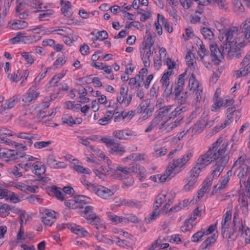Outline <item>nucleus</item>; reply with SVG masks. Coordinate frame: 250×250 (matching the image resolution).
Here are the masks:
<instances>
[{
  "instance_id": "1",
  "label": "nucleus",
  "mask_w": 250,
  "mask_h": 250,
  "mask_svg": "<svg viewBox=\"0 0 250 250\" xmlns=\"http://www.w3.org/2000/svg\"><path fill=\"white\" fill-rule=\"evenodd\" d=\"M224 33L226 40L222 44L244 46L246 42H250V21L243 22L240 29L236 26L227 28Z\"/></svg>"
},
{
  "instance_id": "2",
  "label": "nucleus",
  "mask_w": 250,
  "mask_h": 250,
  "mask_svg": "<svg viewBox=\"0 0 250 250\" xmlns=\"http://www.w3.org/2000/svg\"><path fill=\"white\" fill-rule=\"evenodd\" d=\"M227 146L228 144L224 143L217 152H214L213 154L211 150H208L206 153L201 155L197 159V163L193 167L201 172L203 168L212 162L217 160L220 157L224 155L226 152Z\"/></svg>"
},
{
  "instance_id": "3",
  "label": "nucleus",
  "mask_w": 250,
  "mask_h": 250,
  "mask_svg": "<svg viewBox=\"0 0 250 250\" xmlns=\"http://www.w3.org/2000/svg\"><path fill=\"white\" fill-rule=\"evenodd\" d=\"M93 207L87 206L84 208L83 211H81V216L85 218L89 224L94 226L97 229H105V226L103 221L98 216L96 213L92 212Z\"/></svg>"
},
{
  "instance_id": "4",
  "label": "nucleus",
  "mask_w": 250,
  "mask_h": 250,
  "mask_svg": "<svg viewBox=\"0 0 250 250\" xmlns=\"http://www.w3.org/2000/svg\"><path fill=\"white\" fill-rule=\"evenodd\" d=\"M221 51L216 43H211L209 44L210 56L211 61L215 65H218L224 59V55L226 53L223 52V49Z\"/></svg>"
},
{
  "instance_id": "5",
  "label": "nucleus",
  "mask_w": 250,
  "mask_h": 250,
  "mask_svg": "<svg viewBox=\"0 0 250 250\" xmlns=\"http://www.w3.org/2000/svg\"><path fill=\"white\" fill-rule=\"evenodd\" d=\"M243 46L238 45H230L229 44H222L221 45V48L223 49V52L226 53L227 58L228 60L231 59L232 58L238 59L241 57L242 52L240 48Z\"/></svg>"
},
{
  "instance_id": "6",
  "label": "nucleus",
  "mask_w": 250,
  "mask_h": 250,
  "mask_svg": "<svg viewBox=\"0 0 250 250\" xmlns=\"http://www.w3.org/2000/svg\"><path fill=\"white\" fill-rule=\"evenodd\" d=\"M200 172V171L193 167L188 173L186 179L187 183L184 187V189L185 191H188L193 188L194 185L197 181V179Z\"/></svg>"
},
{
  "instance_id": "7",
  "label": "nucleus",
  "mask_w": 250,
  "mask_h": 250,
  "mask_svg": "<svg viewBox=\"0 0 250 250\" xmlns=\"http://www.w3.org/2000/svg\"><path fill=\"white\" fill-rule=\"evenodd\" d=\"M193 153L190 151H188L185 155L181 159H174L172 162L170 163L173 167H178L179 171L183 170L185 168L186 164L192 158Z\"/></svg>"
},
{
  "instance_id": "8",
  "label": "nucleus",
  "mask_w": 250,
  "mask_h": 250,
  "mask_svg": "<svg viewBox=\"0 0 250 250\" xmlns=\"http://www.w3.org/2000/svg\"><path fill=\"white\" fill-rule=\"evenodd\" d=\"M95 188L92 192L104 199H107L114 194L113 190L102 186H95Z\"/></svg>"
},
{
  "instance_id": "9",
  "label": "nucleus",
  "mask_w": 250,
  "mask_h": 250,
  "mask_svg": "<svg viewBox=\"0 0 250 250\" xmlns=\"http://www.w3.org/2000/svg\"><path fill=\"white\" fill-rule=\"evenodd\" d=\"M2 159L6 161H17L20 157H22L21 152H18L14 150L7 149L4 148L2 149Z\"/></svg>"
},
{
  "instance_id": "10",
  "label": "nucleus",
  "mask_w": 250,
  "mask_h": 250,
  "mask_svg": "<svg viewBox=\"0 0 250 250\" xmlns=\"http://www.w3.org/2000/svg\"><path fill=\"white\" fill-rule=\"evenodd\" d=\"M113 136L120 140H128L131 136H137L134 131L128 129L118 130L113 133Z\"/></svg>"
},
{
  "instance_id": "11",
  "label": "nucleus",
  "mask_w": 250,
  "mask_h": 250,
  "mask_svg": "<svg viewBox=\"0 0 250 250\" xmlns=\"http://www.w3.org/2000/svg\"><path fill=\"white\" fill-rule=\"evenodd\" d=\"M175 169V168L173 167L172 164L169 163L167 167L165 172L162 175L159 174V183H163L167 180H169L172 177L175 176L176 173L173 172Z\"/></svg>"
},
{
  "instance_id": "12",
  "label": "nucleus",
  "mask_w": 250,
  "mask_h": 250,
  "mask_svg": "<svg viewBox=\"0 0 250 250\" xmlns=\"http://www.w3.org/2000/svg\"><path fill=\"white\" fill-rule=\"evenodd\" d=\"M229 157L228 155H223L216 160L215 164L212 167V169L221 173L229 161Z\"/></svg>"
},
{
  "instance_id": "13",
  "label": "nucleus",
  "mask_w": 250,
  "mask_h": 250,
  "mask_svg": "<svg viewBox=\"0 0 250 250\" xmlns=\"http://www.w3.org/2000/svg\"><path fill=\"white\" fill-rule=\"evenodd\" d=\"M55 213L56 212L54 210L45 209L44 210L45 216L42 218V221L46 225L52 226L56 219Z\"/></svg>"
},
{
  "instance_id": "14",
  "label": "nucleus",
  "mask_w": 250,
  "mask_h": 250,
  "mask_svg": "<svg viewBox=\"0 0 250 250\" xmlns=\"http://www.w3.org/2000/svg\"><path fill=\"white\" fill-rule=\"evenodd\" d=\"M199 49L198 50V54L200 59L203 61L204 64L207 68L208 67V65L210 63V61L208 58V52L205 48V45L202 42L199 44Z\"/></svg>"
},
{
  "instance_id": "15",
  "label": "nucleus",
  "mask_w": 250,
  "mask_h": 250,
  "mask_svg": "<svg viewBox=\"0 0 250 250\" xmlns=\"http://www.w3.org/2000/svg\"><path fill=\"white\" fill-rule=\"evenodd\" d=\"M36 87H31L27 93L22 98V101L29 105L33 101L35 100L39 96V93L35 92L34 89Z\"/></svg>"
},
{
  "instance_id": "16",
  "label": "nucleus",
  "mask_w": 250,
  "mask_h": 250,
  "mask_svg": "<svg viewBox=\"0 0 250 250\" xmlns=\"http://www.w3.org/2000/svg\"><path fill=\"white\" fill-rule=\"evenodd\" d=\"M129 167H118L115 171V176L120 180L126 179L130 175Z\"/></svg>"
},
{
  "instance_id": "17",
  "label": "nucleus",
  "mask_w": 250,
  "mask_h": 250,
  "mask_svg": "<svg viewBox=\"0 0 250 250\" xmlns=\"http://www.w3.org/2000/svg\"><path fill=\"white\" fill-rule=\"evenodd\" d=\"M16 136L19 138L25 140L24 143L27 145L31 146L33 143V140L36 139L37 135L27 132H20L16 134Z\"/></svg>"
},
{
  "instance_id": "18",
  "label": "nucleus",
  "mask_w": 250,
  "mask_h": 250,
  "mask_svg": "<svg viewBox=\"0 0 250 250\" xmlns=\"http://www.w3.org/2000/svg\"><path fill=\"white\" fill-rule=\"evenodd\" d=\"M61 10L64 16L70 18L72 16L73 13L71 11V3L69 1L61 0Z\"/></svg>"
},
{
  "instance_id": "19",
  "label": "nucleus",
  "mask_w": 250,
  "mask_h": 250,
  "mask_svg": "<svg viewBox=\"0 0 250 250\" xmlns=\"http://www.w3.org/2000/svg\"><path fill=\"white\" fill-rule=\"evenodd\" d=\"M186 73L184 72L179 76L177 83L174 87L173 91L174 95L181 94L182 91L183 89L185 83V79H184V77L186 76Z\"/></svg>"
},
{
  "instance_id": "20",
  "label": "nucleus",
  "mask_w": 250,
  "mask_h": 250,
  "mask_svg": "<svg viewBox=\"0 0 250 250\" xmlns=\"http://www.w3.org/2000/svg\"><path fill=\"white\" fill-rule=\"evenodd\" d=\"M188 97L187 92L183 93L181 96V94L174 95L175 101L179 104V106L184 107V110H186V107L188 105Z\"/></svg>"
},
{
  "instance_id": "21",
  "label": "nucleus",
  "mask_w": 250,
  "mask_h": 250,
  "mask_svg": "<svg viewBox=\"0 0 250 250\" xmlns=\"http://www.w3.org/2000/svg\"><path fill=\"white\" fill-rule=\"evenodd\" d=\"M68 228L70 229L74 233L81 236L86 237L88 234L83 228L76 224L68 225Z\"/></svg>"
},
{
  "instance_id": "22",
  "label": "nucleus",
  "mask_w": 250,
  "mask_h": 250,
  "mask_svg": "<svg viewBox=\"0 0 250 250\" xmlns=\"http://www.w3.org/2000/svg\"><path fill=\"white\" fill-rule=\"evenodd\" d=\"M26 5L31 7L35 12L42 11V0H24Z\"/></svg>"
},
{
  "instance_id": "23",
  "label": "nucleus",
  "mask_w": 250,
  "mask_h": 250,
  "mask_svg": "<svg viewBox=\"0 0 250 250\" xmlns=\"http://www.w3.org/2000/svg\"><path fill=\"white\" fill-rule=\"evenodd\" d=\"M121 205L139 208L142 207V202L136 200L124 199L122 201Z\"/></svg>"
},
{
  "instance_id": "24",
  "label": "nucleus",
  "mask_w": 250,
  "mask_h": 250,
  "mask_svg": "<svg viewBox=\"0 0 250 250\" xmlns=\"http://www.w3.org/2000/svg\"><path fill=\"white\" fill-rule=\"evenodd\" d=\"M45 106V107L40 111V112L38 113V114L37 115L36 117L37 118H44L45 117H47V119L46 120L50 121L51 119V117L52 116V115H55V114L56 113V109H53L52 112L48 115L47 116H45V113L46 112V108L49 107V104L48 103H45L43 104Z\"/></svg>"
},
{
  "instance_id": "25",
  "label": "nucleus",
  "mask_w": 250,
  "mask_h": 250,
  "mask_svg": "<svg viewBox=\"0 0 250 250\" xmlns=\"http://www.w3.org/2000/svg\"><path fill=\"white\" fill-rule=\"evenodd\" d=\"M227 119L224 121V124H222L221 125V129L224 128L229 125L230 123L231 122V119L232 117V114L235 111V107H229L227 109Z\"/></svg>"
},
{
  "instance_id": "26",
  "label": "nucleus",
  "mask_w": 250,
  "mask_h": 250,
  "mask_svg": "<svg viewBox=\"0 0 250 250\" xmlns=\"http://www.w3.org/2000/svg\"><path fill=\"white\" fill-rule=\"evenodd\" d=\"M42 37L40 36L30 35L24 36H22L21 42L25 44L33 43L41 40Z\"/></svg>"
},
{
  "instance_id": "27",
  "label": "nucleus",
  "mask_w": 250,
  "mask_h": 250,
  "mask_svg": "<svg viewBox=\"0 0 250 250\" xmlns=\"http://www.w3.org/2000/svg\"><path fill=\"white\" fill-rule=\"evenodd\" d=\"M9 26L12 29H23L28 26V23L25 21L17 20L12 23H9Z\"/></svg>"
},
{
  "instance_id": "28",
  "label": "nucleus",
  "mask_w": 250,
  "mask_h": 250,
  "mask_svg": "<svg viewBox=\"0 0 250 250\" xmlns=\"http://www.w3.org/2000/svg\"><path fill=\"white\" fill-rule=\"evenodd\" d=\"M61 163H57L55 159V156L53 155H50L47 159V165L51 168H62L63 167L60 166Z\"/></svg>"
},
{
  "instance_id": "29",
  "label": "nucleus",
  "mask_w": 250,
  "mask_h": 250,
  "mask_svg": "<svg viewBox=\"0 0 250 250\" xmlns=\"http://www.w3.org/2000/svg\"><path fill=\"white\" fill-rule=\"evenodd\" d=\"M110 147L111 150L113 151L117 155H122L125 152L124 146L115 141Z\"/></svg>"
},
{
  "instance_id": "30",
  "label": "nucleus",
  "mask_w": 250,
  "mask_h": 250,
  "mask_svg": "<svg viewBox=\"0 0 250 250\" xmlns=\"http://www.w3.org/2000/svg\"><path fill=\"white\" fill-rule=\"evenodd\" d=\"M166 194L160 193L156 197L154 203V208L159 209L162 204L166 201Z\"/></svg>"
},
{
  "instance_id": "31",
  "label": "nucleus",
  "mask_w": 250,
  "mask_h": 250,
  "mask_svg": "<svg viewBox=\"0 0 250 250\" xmlns=\"http://www.w3.org/2000/svg\"><path fill=\"white\" fill-rule=\"evenodd\" d=\"M20 97L16 95L9 99L5 104V108L9 109L13 107L20 101Z\"/></svg>"
},
{
  "instance_id": "32",
  "label": "nucleus",
  "mask_w": 250,
  "mask_h": 250,
  "mask_svg": "<svg viewBox=\"0 0 250 250\" xmlns=\"http://www.w3.org/2000/svg\"><path fill=\"white\" fill-rule=\"evenodd\" d=\"M216 239L214 236H211L208 237L206 240H205L201 245V249L202 250H206L208 249L215 242Z\"/></svg>"
},
{
  "instance_id": "33",
  "label": "nucleus",
  "mask_w": 250,
  "mask_h": 250,
  "mask_svg": "<svg viewBox=\"0 0 250 250\" xmlns=\"http://www.w3.org/2000/svg\"><path fill=\"white\" fill-rule=\"evenodd\" d=\"M75 199H76L77 205L82 206L83 207V205L90 204L91 201L90 198L84 195H79L75 197Z\"/></svg>"
},
{
  "instance_id": "34",
  "label": "nucleus",
  "mask_w": 250,
  "mask_h": 250,
  "mask_svg": "<svg viewBox=\"0 0 250 250\" xmlns=\"http://www.w3.org/2000/svg\"><path fill=\"white\" fill-rule=\"evenodd\" d=\"M49 191L54 194L58 199L61 201H63L64 199L65 195L63 194L57 187L52 186L50 188Z\"/></svg>"
},
{
  "instance_id": "35",
  "label": "nucleus",
  "mask_w": 250,
  "mask_h": 250,
  "mask_svg": "<svg viewBox=\"0 0 250 250\" xmlns=\"http://www.w3.org/2000/svg\"><path fill=\"white\" fill-rule=\"evenodd\" d=\"M157 18H158L159 20L162 21V23L164 25V28L166 30L168 33H171L173 31V28L171 26H170L168 22L167 19H166L164 16L161 15L160 14L158 13L157 14Z\"/></svg>"
},
{
  "instance_id": "36",
  "label": "nucleus",
  "mask_w": 250,
  "mask_h": 250,
  "mask_svg": "<svg viewBox=\"0 0 250 250\" xmlns=\"http://www.w3.org/2000/svg\"><path fill=\"white\" fill-rule=\"evenodd\" d=\"M172 106V105H168L159 108L156 112V115L162 120L163 118L168 114V112L171 109Z\"/></svg>"
},
{
  "instance_id": "37",
  "label": "nucleus",
  "mask_w": 250,
  "mask_h": 250,
  "mask_svg": "<svg viewBox=\"0 0 250 250\" xmlns=\"http://www.w3.org/2000/svg\"><path fill=\"white\" fill-rule=\"evenodd\" d=\"M250 73V63H249L245 67H242L237 71L236 78L245 76Z\"/></svg>"
},
{
  "instance_id": "38",
  "label": "nucleus",
  "mask_w": 250,
  "mask_h": 250,
  "mask_svg": "<svg viewBox=\"0 0 250 250\" xmlns=\"http://www.w3.org/2000/svg\"><path fill=\"white\" fill-rule=\"evenodd\" d=\"M46 167L44 165L38 162V167L33 169V172L37 175H41L45 173Z\"/></svg>"
},
{
  "instance_id": "39",
  "label": "nucleus",
  "mask_w": 250,
  "mask_h": 250,
  "mask_svg": "<svg viewBox=\"0 0 250 250\" xmlns=\"http://www.w3.org/2000/svg\"><path fill=\"white\" fill-rule=\"evenodd\" d=\"M3 143L7 144L9 146H14L16 148H17L18 149H20L21 148L23 150H27V147L26 146H24L22 144L18 143L15 141H13L10 139H8V140L4 139V142Z\"/></svg>"
},
{
  "instance_id": "40",
  "label": "nucleus",
  "mask_w": 250,
  "mask_h": 250,
  "mask_svg": "<svg viewBox=\"0 0 250 250\" xmlns=\"http://www.w3.org/2000/svg\"><path fill=\"white\" fill-rule=\"evenodd\" d=\"M203 92V87L201 85L199 84H197L196 89V98H195V105H197L198 104L200 103L201 99H202V94Z\"/></svg>"
},
{
  "instance_id": "41",
  "label": "nucleus",
  "mask_w": 250,
  "mask_h": 250,
  "mask_svg": "<svg viewBox=\"0 0 250 250\" xmlns=\"http://www.w3.org/2000/svg\"><path fill=\"white\" fill-rule=\"evenodd\" d=\"M11 210V207L6 204L0 206V213L2 217H5L9 214V211Z\"/></svg>"
},
{
  "instance_id": "42",
  "label": "nucleus",
  "mask_w": 250,
  "mask_h": 250,
  "mask_svg": "<svg viewBox=\"0 0 250 250\" xmlns=\"http://www.w3.org/2000/svg\"><path fill=\"white\" fill-rule=\"evenodd\" d=\"M185 111H186V110H184V107L178 106L175 110L170 114L169 116L167 118V120H170L175 118L177 116L180 115L182 112Z\"/></svg>"
},
{
  "instance_id": "43",
  "label": "nucleus",
  "mask_w": 250,
  "mask_h": 250,
  "mask_svg": "<svg viewBox=\"0 0 250 250\" xmlns=\"http://www.w3.org/2000/svg\"><path fill=\"white\" fill-rule=\"evenodd\" d=\"M162 120L156 115L151 122L148 126L146 129L145 132L147 133L151 131Z\"/></svg>"
},
{
  "instance_id": "44",
  "label": "nucleus",
  "mask_w": 250,
  "mask_h": 250,
  "mask_svg": "<svg viewBox=\"0 0 250 250\" xmlns=\"http://www.w3.org/2000/svg\"><path fill=\"white\" fill-rule=\"evenodd\" d=\"M206 123V120L204 118H202L199 119L195 124L193 130H195V131H198L200 130H202L203 128L207 125V123Z\"/></svg>"
},
{
  "instance_id": "45",
  "label": "nucleus",
  "mask_w": 250,
  "mask_h": 250,
  "mask_svg": "<svg viewBox=\"0 0 250 250\" xmlns=\"http://www.w3.org/2000/svg\"><path fill=\"white\" fill-rule=\"evenodd\" d=\"M62 123L67 124L71 126L77 124L76 121L74 120L71 116L68 115L63 116L62 118Z\"/></svg>"
},
{
  "instance_id": "46",
  "label": "nucleus",
  "mask_w": 250,
  "mask_h": 250,
  "mask_svg": "<svg viewBox=\"0 0 250 250\" xmlns=\"http://www.w3.org/2000/svg\"><path fill=\"white\" fill-rule=\"evenodd\" d=\"M160 210L159 209L154 208L153 211L149 215V216L145 218V221L146 224H149L152 220H155L157 216L159 215Z\"/></svg>"
},
{
  "instance_id": "47",
  "label": "nucleus",
  "mask_w": 250,
  "mask_h": 250,
  "mask_svg": "<svg viewBox=\"0 0 250 250\" xmlns=\"http://www.w3.org/2000/svg\"><path fill=\"white\" fill-rule=\"evenodd\" d=\"M233 226L230 228L228 235V239H231L233 241L235 240L236 237L234 235V233L236 230L237 227L236 226L235 217H234L233 219Z\"/></svg>"
},
{
  "instance_id": "48",
  "label": "nucleus",
  "mask_w": 250,
  "mask_h": 250,
  "mask_svg": "<svg viewBox=\"0 0 250 250\" xmlns=\"http://www.w3.org/2000/svg\"><path fill=\"white\" fill-rule=\"evenodd\" d=\"M64 204L66 207L72 209L76 208H83L82 206L77 205L76 201V199H75V197L73 199L66 201L64 202Z\"/></svg>"
},
{
  "instance_id": "49",
  "label": "nucleus",
  "mask_w": 250,
  "mask_h": 250,
  "mask_svg": "<svg viewBox=\"0 0 250 250\" xmlns=\"http://www.w3.org/2000/svg\"><path fill=\"white\" fill-rule=\"evenodd\" d=\"M202 33L206 39L211 40L213 37L212 31L208 28L203 27L202 29Z\"/></svg>"
},
{
  "instance_id": "50",
  "label": "nucleus",
  "mask_w": 250,
  "mask_h": 250,
  "mask_svg": "<svg viewBox=\"0 0 250 250\" xmlns=\"http://www.w3.org/2000/svg\"><path fill=\"white\" fill-rule=\"evenodd\" d=\"M52 143L51 141L37 142L34 144L35 148L42 149L47 147Z\"/></svg>"
},
{
  "instance_id": "51",
  "label": "nucleus",
  "mask_w": 250,
  "mask_h": 250,
  "mask_svg": "<svg viewBox=\"0 0 250 250\" xmlns=\"http://www.w3.org/2000/svg\"><path fill=\"white\" fill-rule=\"evenodd\" d=\"M205 234V231H199L194 233L191 237V241L193 242H198L202 239V237Z\"/></svg>"
},
{
  "instance_id": "52",
  "label": "nucleus",
  "mask_w": 250,
  "mask_h": 250,
  "mask_svg": "<svg viewBox=\"0 0 250 250\" xmlns=\"http://www.w3.org/2000/svg\"><path fill=\"white\" fill-rule=\"evenodd\" d=\"M54 13L52 10H47L43 13L39 15V19L41 21L48 20L49 18Z\"/></svg>"
},
{
  "instance_id": "53",
  "label": "nucleus",
  "mask_w": 250,
  "mask_h": 250,
  "mask_svg": "<svg viewBox=\"0 0 250 250\" xmlns=\"http://www.w3.org/2000/svg\"><path fill=\"white\" fill-rule=\"evenodd\" d=\"M212 181L213 180L211 179V177H207L203 183V186L202 187L203 189H204L206 192L209 190L212 186Z\"/></svg>"
},
{
  "instance_id": "54",
  "label": "nucleus",
  "mask_w": 250,
  "mask_h": 250,
  "mask_svg": "<svg viewBox=\"0 0 250 250\" xmlns=\"http://www.w3.org/2000/svg\"><path fill=\"white\" fill-rule=\"evenodd\" d=\"M124 221L125 223H128L129 222H131L133 223H137L139 222V219L134 214H131L127 217H124Z\"/></svg>"
},
{
  "instance_id": "55",
  "label": "nucleus",
  "mask_w": 250,
  "mask_h": 250,
  "mask_svg": "<svg viewBox=\"0 0 250 250\" xmlns=\"http://www.w3.org/2000/svg\"><path fill=\"white\" fill-rule=\"evenodd\" d=\"M80 94V99H81L80 102L81 103H85L89 102V98L86 97L87 94V90L84 87H83L81 91H79Z\"/></svg>"
},
{
  "instance_id": "56",
  "label": "nucleus",
  "mask_w": 250,
  "mask_h": 250,
  "mask_svg": "<svg viewBox=\"0 0 250 250\" xmlns=\"http://www.w3.org/2000/svg\"><path fill=\"white\" fill-rule=\"evenodd\" d=\"M232 1L234 5V9L235 11L241 12L244 11V7L240 0H232Z\"/></svg>"
},
{
  "instance_id": "57",
  "label": "nucleus",
  "mask_w": 250,
  "mask_h": 250,
  "mask_svg": "<svg viewBox=\"0 0 250 250\" xmlns=\"http://www.w3.org/2000/svg\"><path fill=\"white\" fill-rule=\"evenodd\" d=\"M23 35H24V33H23L21 32H19L17 33L16 36L13 38H11L10 40V42L12 44H16V43H19L20 42H21L22 36Z\"/></svg>"
},
{
  "instance_id": "58",
  "label": "nucleus",
  "mask_w": 250,
  "mask_h": 250,
  "mask_svg": "<svg viewBox=\"0 0 250 250\" xmlns=\"http://www.w3.org/2000/svg\"><path fill=\"white\" fill-rule=\"evenodd\" d=\"M127 91L125 90V87H121L120 88V96L117 97V101L120 104H122L125 100V95L126 94Z\"/></svg>"
},
{
  "instance_id": "59",
  "label": "nucleus",
  "mask_w": 250,
  "mask_h": 250,
  "mask_svg": "<svg viewBox=\"0 0 250 250\" xmlns=\"http://www.w3.org/2000/svg\"><path fill=\"white\" fill-rule=\"evenodd\" d=\"M108 217L110 220L116 224L118 223H124V217H119L114 214H110L108 215Z\"/></svg>"
},
{
  "instance_id": "60",
  "label": "nucleus",
  "mask_w": 250,
  "mask_h": 250,
  "mask_svg": "<svg viewBox=\"0 0 250 250\" xmlns=\"http://www.w3.org/2000/svg\"><path fill=\"white\" fill-rule=\"evenodd\" d=\"M145 44L147 47L151 48L153 46L154 42L152 40V37L150 33L147 34L145 38Z\"/></svg>"
},
{
  "instance_id": "61",
  "label": "nucleus",
  "mask_w": 250,
  "mask_h": 250,
  "mask_svg": "<svg viewBox=\"0 0 250 250\" xmlns=\"http://www.w3.org/2000/svg\"><path fill=\"white\" fill-rule=\"evenodd\" d=\"M223 141L222 138L220 137L215 142H214L212 144V146L211 148H209L208 150H211V152H213V154L214 152H216V151L218 148L219 146L220 145L221 143Z\"/></svg>"
},
{
  "instance_id": "62",
  "label": "nucleus",
  "mask_w": 250,
  "mask_h": 250,
  "mask_svg": "<svg viewBox=\"0 0 250 250\" xmlns=\"http://www.w3.org/2000/svg\"><path fill=\"white\" fill-rule=\"evenodd\" d=\"M75 170L81 173H86L90 174L91 173V170L88 168H84L83 166L77 165L75 166Z\"/></svg>"
},
{
  "instance_id": "63",
  "label": "nucleus",
  "mask_w": 250,
  "mask_h": 250,
  "mask_svg": "<svg viewBox=\"0 0 250 250\" xmlns=\"http://www.w3.org/2000/svg\"><path fill=\"white\" fill-rule=\"evenodd\" d=\"M27 199L31 203L38 204L40 203L41 198L38 195H32L29 196Z\"/></svg>"
},
{
  "instance_id": "64",
  "label": "nucleus",
  "mask_w": 250,
  "mask_h": 250,
  "mask_svg": "<svg viewBox=\"0 0 250 250\" xmlns=\"http://www.w3.org/2000/svg\"><path fill=\"white\" fill-rule=\"evenodd\" d=\"M146 170L144 167H141L139 172L137 173V177L141 181H143L146 177Z\"/></svg>"
}]
</instances>
